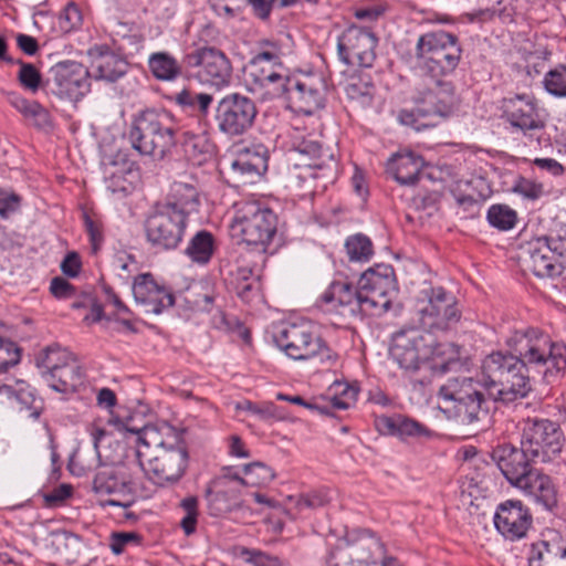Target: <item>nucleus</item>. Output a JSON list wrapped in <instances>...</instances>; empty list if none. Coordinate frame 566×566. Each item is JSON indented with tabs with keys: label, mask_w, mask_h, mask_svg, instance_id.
Instances as JSON below:
<instances>
[{
	"label": "nucleus",
	"mask_w": 566,
	"mask_h": 566,
	"mask_svg": "<svg viewBox=\"0 0 566 566\" xmlns=\"http://www.w3.org/2000/svg\"><path fill=\"white\" fill-rule=\"evenodd\" d=\"M205 497L208 512L213 517L226 516L243 506L240 489L234 485L229 475H220L211 480L206 486Z\"/></svg>",
	"instance_id": "nucleus-24"
},
{
	"label": "nucleus",
	"mask_w": 566,
	"mask_h": 566,
	"mask_svg": "<svg viewBox=\"0 0 566 566\" xmlns=\"http://www.w3.org/2000/svg\"><path fill=\"white\" fill-rule=\"evenodd\" d=\"M396 289L394 270L377 265L361 273L357 287L348 281H333L319 302L326 313L344 319H363L375 316L389 307V295Z\"/></svg>",
	"instance_id": "nucleus-2"
},
{
	"label": "nucleus",
	"mask_w": 566,
	"mask_h": 566,
	"mask_svg": "<svg viewBox=\"0 0 566 566\" xmlns=\"http://www.w3.org/2000/svg\"><path fill=\"white\" fill-rule=\"evenodd\" d=\"M486 220L491 227L500 231L513 229L517 222V213L507 205H492L486 212Z\"/></svg>",
	"instance_id": "nucleus-44"
},
{
	"label": "nucleus",
	"mask_w": 566,
	"mask_h": 566,
	"mask_svg": "<svg viewBox=\"0 0 566 566\" xmlns=\"http://www.w3.org/2000/svg\"><path fill=\"white\" fill-rule=\"evenodd\" d=\"M276 346L294 360L317 359L326 367H333L337 354L317 335L308 322L283 323L273 335Z\"/></svg>",
	"instance_id": "nucleus-8"
},
{
	"label": "nucleus",
	"mask_w": 566,
	"mask_h": 566,
	"mask_svg": "<svg viewBox=\"0 0 566 566\" xmlns=\"http://www.w3.org/2000/svg\"><path fill=\"white\" fill-rule=\"evenodd\" d=\"M375 426L379 433L397 437L403 442L429 441L437 437L424 423L401 413L379 416L375 419Z\"/></svg>",
	"instance_id": "nucleus-25"
},
{
	"label": "nucleus",
	"mask_w": 566,
	"mask_h": 566,
	"mask_svg": "<svg viewBox=\"0 0 566 566\" xmlns=\"http://www.w3.org/2000/svg\"><path fill=\"white\" fill-rule=\"evenodd\" d=\"M8 102L25 120L39 130H51L53 120L50 112L36 101H30L15 92L8 93Z\"/></svg>",
	"instance_id": "nucleus-35"
},
{
	"label": "nucleus",
	"mask_w": 566,
	"mask_h": 566,
	"mask_svg": "<svg viewBox=\"0 0 566 566\" xmlns=\"http://www.w3.org/2000/svg\"><path fill=\"white\" fill-rule=\"evenodd\" d=\"M412 99L413 103H419L433 120L444 118L452 112L455 103L454 85L444 78L424 76L422 87L417 90Z\"/></svg>",
	"instance_id": "nucleus-21"
},
{
	"label": "nucleus",
	"mask_w": 566,
	"mask_h": 566,
	"mask_svg": "<svg viewBox=\"0 0 566 566\" xmlns=\"http://www.w3.org/2000/svg\"><path fill=\"white\" fill-rule=\"evenodd\" d=\"M84 226L90 238L92 250L96 253L104 242L103 226L101 222L92 219L87 213H84Z\"/></svg>",
	"instance_id": "nucleus-58"
},
{
	"label": "nucleus",
	"mask_w": 566,
	"mask_h": 566,
	"mask_svg": "<svg viewBox=\"0 0 566 566\" xmlns=\"http://www.w3.org/2000/svg\"><path fill=\"white\" fill-rule=\"evenodd\" d=\"M515 489L532 497L547 511H552L557 505V490L552 479L537 468Z\"/></svg>",
	"instance_id": "nucleus-32"
},
{
	"label": "nucleus",
	"mask_w": 566,
	"mask_h": 566,
	"mask_svg": "<svg viewBox=\"0 0 566 566\" xmlns=\"http://www.w3.org/2000/svg\"><path fill=\"white\" fill-rule=\"evenodd\" d=\"M189 222L157 206L145 221L146 240L156 252L177 250Z\"/></svg>",
	"instance_id": "nucleus-14"
},
{
	"label": "nucleus",
	"mask_w": 566,
	"mask_h": 566,
	"mask_svg": "<svg viewBox=\"0 0 566 566\" xmlns=\"http://www.w3.org/2000/svg\"><path fill=\"white\" fill-rule=\"evenodd\" d=\"M140 436L142 447L136 450L139 465L159 486L177 483L185 475L189 459L184 431L160 422L145 428Z\"/></svg>",
	"instance_id": "nucleus-3"
},
{
	"label": "nucleus",
	"mask_w": 566,
	"mask_h": 566,
	"mask_svg": "<svg viewBox=\"0 0 566 566\" xmlns=\"http://www.w3.org/2000/svg\"><path fill=\"white\" fill-rule=\"evenodd\" d=\"M188 67H198L199 78L217 88L228 86L232 77V65L223 51L214 46H200L185 56Z\"/></svg>",
	"instance_id": "nucleus-16"
},
{
	"label": "nucleus",
	"mask_w": 566,
	"mask_h": 566,
	"mask_svg": "<svg viewBox=\"0 0 566 566\" xmlns=\"http://www.w3.org/2000/svg\"><path fill=\"white\" fill-rule=\"evenodd\" d=\"M514 191L527 199L534 200L542 196L543 188L531 180L520 178L514 186Z\"/></svg>",
	"instance_id": "nucleus-62"
},
{
	"label": "nucleus",
	"mask_w": 566,
	"mask_h": 566,
	"mask_svg": "<svg viewBox=\"0 0 566 566\" xmlns=\"http://www.w3.org/2000/svg\"><path fill=\"white\" fill-rule=\"evenodd\" d=\"M345 93L348 99L360 107H368L374 101L375 86L361 77H352L345 86Z\"/></svg>",
	"instance_id": "nucleus-43"
},
{
	"label": "nucleus",
	"mask_w": 566,
	"mask_h": 566,
	"mask_svg": "<svg viewBox=\"0 0 566 566\" xmlns=\"http://www.w3.org/2000/svg\"><path fill=\"white\" fill-rule=\"evenodd\" d=\"M290 150L297 157L289 167L287 182L290 187L302 191V196L313 193L317 181L325 188L336 180L338 161L335 154L331 148L324 147L314 134L298 128L292 129Z\"/></svg>",
	"instance_id": "nucleus-4"
},
{
	"label": "nucleus",
	"mask_w": 566,
	"mask_h": 566,
	"mask_svg": "<svg viewBox=\"0 0 566 566\" xmlns=\"http://www.w3.org/2000/svg\"><path fill=\"white\" fill-rule=\"evenodd\" d=\"M231 230L243 243L265 253L277 231V216L261 202H242L238 205Z\"/></svg>",
	"instance_id": "nucleus-10"
},
{
	"label": "nucleus",
	"mask_w": 566,
	"mask_h": 566,
	"mask_svg": "<svg viewBox=\"0 0 566 566\" xmlns=\"http://www.w3.org/2000/svg\"><path fill=\"white\" fill-rule=\"evenodd\" d=\"M237 410L247 411L262 421L279 418V408L273 402L254 403L252 401L244 400L237 403Z\"/></svg>",
	"instance_id": "nucleus-50"
},
{
	"label": "nucleus",
	"mask_w": 566,
	"mask_h": 566,
	"mask_svg": "<svg viewBox=\"0 0 566 566\" xmlns=\"http://www.w3.org/2000/svg\"><path fill=\"white\" fill-rule=\"evenodd\" d=\"M73 359V354L66 348H62L59 344H52L38 354L35 365L46 380Z\"/></svg>",
	"instance_id": "nucleus-37"
},
{
	"label": "nucleus",
	"mask_w": 566,
	"mask_h": 566,
	"mask_svg": "<svg viewBox=\"0 0 566 566\" xmlns=\"http://www.w3.org/2000/svg\"><path fill=\"white\" fill-rule=\"evenodd\" d=\"M461 318L455 297L441 286H424L415 297L411 319L432 336L452 329Z\"/></svg>",
	"instance_id": "nucleus-7"
},
{
	"label": "nucleus",
	"mask_w": 566,
	"mask_h": 566,
	"mask_svg": "<svg viewBox=\"0 0 566 566\" xmlns=\"http://www.w3.org/2000/svg\"><path fill=\"white\" fill-rule=\"evenodd\" d=\"M415 54L424 76L444 78L458 67L462 48L457 35L438 30L419 36Z\"/></svg>",
	"instance_id": "nucleus-9"
},
{
	"label": "nucleus",
	"mask_w": 566,
	"mask_h": 566,
	"mask_svg": "<svg viewBox=\"0 0 566 566\" xmlns=\"http://www.w3.org/2000/svg\"><path fill=\"white\" fill-rule=\"evenodd\" d=\"M377 42L376 35L369 30L349 27L337 41L339 59L346 65L371 67L376 59Z\"/></svg>",
	"instance_id": "nucleus-17"
},
{
	"label": "nucleus",
	"mask_w": 566,
	"mask_h": 566,
	"mask_svg": "<svg viewBox=\"0 0 566 566\" xmlns=\"http://www.w3.org/2000/svg\"><path fill=\"white\" fill-rule=\"evenodd\" d=\"M179 507L184 511L185 516L180 521V527L186 536L196 533L199 517V500L195 495L184 497Z\"/></svg>",
	"instance_id": "nucleus-46"
},
{
	"label": "nucleus",
	"mask_w": 566,
	"mask_h": 566,
	"mask_svg": "<svg viewBox=\"0 0 566 566\" xmlns=\"http://www.w3.org/2000/svg\"><path fill=\"white\" fill-rule=\"evenodd\" d=\"M129 543L140 544V536L135 532H115L111 535L109 547L112 552L119 555Z\"/></svg>",
	"instance_id": "nucleus-59"
},
{
	"label": "nucleus",
	"mask_w": 566,
	"mask_h": 566,
	"mask_svg": "<svg viewBox=\"0 0 566 566\" xmlns=\"http://www.w3.org/2000/svg\"><path fill=\"white\" fill-rule=\"evenodd\" d=\"M496 531L509 541H518L526 536L532 525V515L518 500H506L499 504L494 517Z\"/></svg>",
	"instance_id": "nucleus-22"
},
{
	"label": "nucleus",
	"mask_w": 566,
	"mask_h": 566,
	"mask_svg": "<svg viewBox=\"0 0 566 566\" xmlns=\"http://www.w3.org/2000/svg\"><path fill=\"white\" fill-rule=\"evenodd\" d=\"M564 241L559 238L539 237L526 243L523 258L526 268L539 279H556L564 266L559 258L564 255Z\"/></svg>",
	"instance_id": "nucleus-15"
},
{
	"label": "nucleus",
	"mask_w": 566,
	"mask_h": 566,
	"mask_svg": "<svg viewBox=\"0 0 566 566\" xmlns=\"http://www.w3.org/2000/svg\"><path fill=\"white\" fill-rule=\"evenodd\" d=\"M50 291L57 298H70L75 294L74 286L61 276L52 279Z\"/></svg>",
	"instance_id": "nucleus-63"
},
{
	"label": "nucleus",
	"mask_w": 566,
	"mask_h": 566,
	"mask_svg": "<svg viewBox=\"0 0 566 566\" xmlns=\"http://www.w3.org/2000/svg\"><path fill=\"white\" fill-rule=\"evenodd\" d=\"M491 457L513 488L521 485L536 469L534 463L537 460L522 444L520 447L511 443L499 444L492 450Z\"/></svg>",
	"instance_id": "nucleus-20"
},
{
	"label": "nucleus",
	"mask_w": 566,
	"mask_h": 566,
	"mask_svg": "<svg viewBox=\"0 0 566 566\" xmlns=\"http://www.w3.org/2000/svg\"><path fill=\"white\" fill-rule=\"evenodd\" d=\"M49 386L62 394L75 392L84 382V371L75 358L46 379Z\"/></svg>",
	"instance_id": "nucleus-39"
},
{
	"label": "nucleus",
	"mask_w": 566,
	"mask_h": 566,
	"mask_svg": "<svg viewBox=\"0 0 566 566\" xmlns=\"http://www.w3.org/2000/svg\"><path fill=\"white\" fill-rule=\"evenodd\" d=\"M158 207L190 222L199 212V191L192 182L175 181L165 201Z\"/></svg>",
	"instance_id": "nucleus-28"
},
{
	"label": "nucleus",
	"mask_w": 566,
	"mask_h": 566,
	"mask_svg": "<svg viewBox=\"0 0 566 566\" xmlns=\"http://www.w3.org/2000/svg\"><path fill=\"white\" fill-rule=\"evenodd\" d=\"M564 433L558 423L543 418H527L522 422L521 444L538 462H549L564 446Z\"/></svg>",
	"instance_id": "nucleus-12"
},
{
	"label": "nucleus",
	"mask_w": 566,
	"mask_h": 566,
	"mask_svg": "<svg viewBox=\"0 0 566 566\" xmlns=\"http://www.w3.org/2000/svg\"><path fill=\"white\" fill-rule=\"evenodd\" d=\"M397 120L403 125L413 128L417 132L430 128L437 125L438 120H433L426 109L419 103H413L410 108H401L398 111Z\"/></svg>",
	"instance_id": "nucleus-42"
},
{
	"label": "nucleus",
	"mask_w": 566,
	"mask_h": 566,
	"mask_svg": "<svg viewBox=\"0 0 566 566\" xmlns=\"http://www.w3.org/2000/svg\"><path fill=\"white\" fill-rule=\"evenodd\" d=\"M129 140L135 150L163 159L176 145V130L165 109H145L133 122Z\"/></svg>",
	"instance_id": "nucleus-6"
},
{
	"label": "nucleus",
	"mask_w": 566,
	"mask_h": 566,
	"mask_svg": "<svg viewBox=\"0 0 566 566\" xmlns=\"http://www.w3.org/2000/svg\"><path fill=\"white\" fill-rule=\"evenodd\" d=\"M503 117L512 127L526 133L544 128L535 98L528 94H516L502 101Z\"/></svg>",
	"instance_id": "nucleus-23"
},
{
	"label": "nucleus",
	"mask_w": 566,
	"mask_h": 566,
	"mask_svg": "<svg viewBox=\"0 0 566 566\" xmlns=\"http://www.w3.org/2000/svg\"><path fill=\"white\" fill-rule=\"evenodd\" d=\"M429 348L430 356L427 360L434 374L443 375L449 371H459L467 365L462 356V348L453 343H438L433 337V344Z\"/></svg>",
	"instance_id": "nucleus-33"
},
{
	"label": "nucleus",
	"mask_w": 566,
	"mask_h": 566,
	"mask_svg": "<svg viewBox=\"0 0 566 566\" xmlns=\"http://www.w3.org/2000/svg\"><path fill=\"white\" fill-rule=\"evenodd\" d=\"M243 559L252 566H286L279 557L266 552L243 547L241 551Z\"/></svg>",
	"instance_id": "nucleus-52"
},
{
	"label": "nucleus",
	"mask_w": 566,
	"mask_h": 566,
	"mask_svg": "<svg viewBox=\"0 0 566 566\" xmlns=\"http://www.w3.org/2000/svg\"><path fill=\"white\" fill-rule=\"evenodd\" d=\"M216 249L214 235L210 231L202 229L190 238L184 253L191 262L206 265L211 261Z\"/></svg>",
	"instance_id": "nucleus-38"
},
{
	"label": "nucleus",
	"mask_w": 566,
	"mask_h": 566,
	"mask_svg": "<svg viewBox=\"0 0 566 566\" xmlns=\"http://www.w3.org/2000/svg\"><path fill=\"white\" fill-rule=\"evenodd\" d=\"M231 168L234 174H238L241 177L253 178L260 177L264 172L260 169H256L254 165L248 161L244 156H237V158L232 161Z\"/></svg>",
	"instance_id": "nucleus-60"
},
{
	"label": "nucleus",
	"mask_w": 566,
	"mask_h": 566,
	"mask_svg": "<svg viewBox=\"0 0 566 566\" xmlns=\"http://www.w3.org/2000/svg\"><path fill=\"white\" fill-rule=\"evenodd\" d=\"M133 295L137 303L146 307L147 313L160 314L175 305L172 292L158 285L150 273H143L135 277Z\"/></svg>",
	"instance_id": "nucleus-26"
},
{
	"label": "nucleus",
	"mask_w": 566,
	"mask_h": 566,
	"mask_svg": "<svg viewBox=\"0 0 566 566\" xmlns=\"http://www.w3.org/2000/svg\"><path fill=\"white\" fill-rule=\"evenodd\" d=\"M433 336L430 333L411 327L397 332L392 338L390 357L405 371L413 373L430 356Z\"/></svg>",
	"instance_id": "nucleus-13"
},
{
	"label": "nucleus",
	"mask_w": 566,
	"mask_h": 566,
	"mask_svg": "<svg viewBox=\"0 0 566 566\" xmlns=\"http://www.w3.org/2000/svg\"><path fill=\"white\" fill-rule=\"evenodd\" d=\"M13 64H18L20 70L17 78L19 84L31 93H36L41 86L42 75L40 71L32 64L22 60H14Z\"/></svg>",
	"instance_id": "nucleus-48"
},
{
	"label": "nucleus",
	"mask_w": 566,
	"mask_h": 566,
	"mask_svg": "<svg viewBox=\"0 0 566 566\" xmlns=\"http://www.w3.org/2000/svg\"><path fill=\"white\" fill-rule=\"evenodd\" d=\"M345 249L349 260L354 262H368L374 254L373 242L361 233L348 237Z\"/></svg>",
	"instance_id": "nucleus-45"
},
{
	"label": "nucleus",
	"mask_w": 566,
	"mask_h": 566,
	"mask_svg": "<svg viewBox=\"0 0 566 566\" xmlns=\"http://www.w3.org/2000/svg\"><path fill=\"white\" fill-rule=\"evenodd\" d=\"M82 24V13L76 4L69 3L60 15V28L64 32H71Z\"/></svg>",
	"instance_id": "nucleus-57"
},
{
	"label": "nucleus",
	"mask_w": 566,
	"mask_h": 566,
	"mask_svg": "<svg viewBox=\"0 0 566 566\" xmlns=\"http://www.w3.org/2000/svg\"><path fill=\"white\" fill-rule=\"evenodd\" d=\"M283 63L280 48L271 42H265L263 49L253 54L248 64Z\"/></svg>",
	"instance_id": "nucleus-55"
},
{
	"label": "nucleus",
	"mask_w": 566,
	"mask_h": 566,
	"mask_svg": "<svg viewBox=\"0 0 566 566\" xmlns=\"http://www.w3.org/2000/svg\"><path fill=\"white\" fill-rule=\"evenodd\" d=\"M20 348L17 344L0 337V374L15 366L20 361Z\"/></svg>",
	"instance_id": "nucleus-53"
},
{
	"label": "nucleus",
	"mask_w": 566,
	"mask_h": 566,
	"mask_svg": "<svg viewBox=\"0 0 566 566\" xmlns=\"http://www.w3.org/2000/svg\"><path fill=\"white\" fill-rule=\"evenodd\" d=\"M245 74L248 90L264 99L282 98L291 78L283 63L247 64Z\"/></svg>",
	"instance_id": "nucleus-18"
},
{
	"label": "nucleus",
	"mask_w": 566,
	"mask_h": 566,
	"mask_svg": "<svg viewBox=\"0 0 566 566\" xmlns=\"http://www.w3.org/2000/svg\"><path fill=\"white\" fill-rule=\"evenodd\" d=\"M482 381L472 377H451L439 389V396L444 402L442 412L460 426H473L488 417V400L483 392Z\"/></svg>",
	"instance_id": "nucleus-5"
},
{
	"label": "nucleus",
	"mask_w": 566,
	"mask_h": 566,
	"mask_svg": "<svg viewBox=\"0 0 566 566\" xmlns=\"http://www.w3.org/2000/svg\"><path fill=\"white\" fill-rule=\"evenodd\" d=\"M256 116L255 102L239 92L222 96L214 109L218 132L231 139L245 135L253 127Z\"/></svg>",
	"instance_id": "nucleus-11"
},
{
	"label": "nucleus",
	"mask_w": 566,
	"mask_h": 566,
	"mask_svg": "<svg viewBox=\"0 0 566 566\" xmlns=\"http://www.w3.org/2000/svg\"><path fill=\"white\" fill-rule=\"evenodd\" d=\"M93 491L97 495H117L124 497L132 494V481L123 465H103L93 479Z\"/></svg>",
	"instance_id": "nucleus-31"
},
{
	"label": "nucleus",
	"mask_w": 566,
	"mask_h": 566,
	"mask_svg": "<svg viewBox=\"0 0 566 566\" xmlns=\"http://www.w3.org/2000/svg\"><path fill=\"white\" fill-rule=\"evenodd\" d=\"M239 156L252 163L256 169L265 172L268 170L269 151L263 144H253L244 149L240 150Z\"/></svg>",
	"instance_id": "nucleus-54"
},
{
	"label": "nucleus",
	"mask_w": 566,
	"mask_h": 566,
	"mask_svg": "<svg viewBox=\"0 0 566 566\" xmlns=\"http://www.w3.org/2000/svg\"><path fill=\"white\" fill-rule=\"evenodd\" d=\"M553 557H556V554L552 553L548 542L541 541L534 543L528 557V566L549 565Z\"/></svg>",
	"instance_id": "nucleus-56"
},
{
	"label": "nucleus",
	"mask_w": 566,
	"mask_h": 566,
	"mask_svg": "<svg viewBox=\"0 0 566 566\" xmlns=\"http://www.w3.org/2000/svg\"><path fill=\"white\" fill-rule=\"evenodd\" d=\"M512 352H492L482 360L485 389L504 402L524 398L531 382H551L566 369V346L537 327L514 331L506 339Z\"/></svg>",
	"instance_id": "nucleus-1"
},
{
	"label": "nucleus",
	"mask_w": 566,
	"mask_h": 566,
	"mask_svg": "<svg viewBox=\"0 0 566 566\" xmlns=\"http://www.w3.org/2000/svg\"><path fill=\"white\" fill-rule=\"evenodd\" d=\"M73 493V488L70 484H60L54 488L51 492L44 494V501L46 506H56L62 504Z\"/></svg>",
	"instance_id": "nucleus-61"
},
{
	"label": "nucleus",
	"mask_w": 566,
	"mask_h": 566,
	"mask_svg": "<svg viewBox=\"0 0 566 566\" xmlns=\"http://www.w3.org/2000/svg\"><path fill=\"white\" fill-rule=\"evenodd\" d=\"M543 84L551 95L566 97V64H558L549 70L543 78Z\"/></svg>",
	"instance_id": "nucleus-47"
},
{
	"label": "nucleus",
	"mask_w": 566,
	"mask_h": 566,
	"mask_svg": "<svg viewBox=\"0 0 566 566\" xmlns=\"http://www.w3.org/2000/svg\"><path fill=\"white\" fill-rule=\"evenodd\" d=\"M185 156L193 165H201L210 155V144L203 135L186 132L181 142Z\"/></svg>",
	"instance_id": "nucleus-41"
},
{
	"label": "nucleus",
	"mask_w": 566,
	"mask_h": 566,
	"mask_svg": "<svg viewBox=\"0 0 566 566\" xmlns=\"http://www.w3.org/2000/svg\"><path fill=\"white\" fill-rule=\"evenodd\" d=\"M242 472L247 476V485H265L275 478L273 469L262 462L244 464Z\"/></svg>",
	"instance_id": "nucleus-49"
},
{
	"label": "nucleus",
	"mask_w": 566,
	"mask_h": 566,
	"mask_svg": "<svg viewBox=\"0 0 566 566\" xmlns=\"http://www.w3.org/2000/svg\"><path fill=\"white\" fill-rule=\"evenodd\" d=\"M81 266V259L76 252H69L61 262V271L70 277H76Z\"/></svg>",
	"instance_id": "nucleus-64"
},
{
	"label": "nucleus",
	"mask_w": 566,
	"mask_h": 566,
	"mask_svg": "<svg viewBox=\"0 0 566 566\" xmlns=\"http://www.w3.org/2000/svg\"><path fill=\"white\" fill-rule=\"evenodd\" d=\"M297 112L313 115L324 107L325 97L313 78L303 80L291 77L286 93L282 95Z\"/></svg>",
	"instance_id": "nucleus-27"
},
{
	"label": "nucleus",
	"mask_w": 566,
	"mask_h": 566,
	"mask_svg": "<svg viewBox=\"0 0 566 566\" xmlns=\"http://www.w3.org/2000/svg\"><path fill=\"white\" fill-rule=\"evenodd\" d=\"M87 74L81 63L63 61L51 67L48 85L60 99L78 101L88 91Z\"/></svg>",
	"instance_id": "nucleus-19"
},
{
	"label": "nucleus",
	"mask_w": 566,
	"mask_h": 566,
	"mask_svg": "<svg viewBox=\"0 0 566 566\" xmlns=\"http://www.w3.org/2000/svg\"><path fill=\"white\" fill-rule=\"evenodd\" d=\"M171 101L182 111L206 118L213 103L212 94L184 88L177 92Z\"/></svg>",
	"instance_id": "nucleus-36"
},
{
	"label": "nucleus",
	"mask_w": 566,
	"mask_h": 566,
	"mask_svg": "<svg viewBox=\"0 0 566 566\" xmlns=\"http://www.w3.org/2000/svg\"><path fill=\"white\" fill-rule=\"evenodd\" d=\"M148 69L151 75L164 82H172L181 75V66L168 52H154L148 57Z\"/></svg>",
	"instance_id": "nucleus-40"
},
{
	"label": "nucleus",
	"mask_w": 566,
	"mask_h": 566,
	"mask_svg": "<svg viewBox=\"0 0 566 566\" xmlns=\"http://www.w3.org/2000/svg\"><path fill=\"white\" fill-rule=\"evenodd\" d=\"M331 501L328 491L325 489L313 490L307 493L300 494L295 497V507L300 511L304 509L316 510L324 507Z\"/></svg>",
	"instance_id": "nucleus-51"
},
{
	"label": "nucleus",
	"mask_w": 566,
	"mask_h": 566,
	"mask_svg": "<svg viewBox=\"0 0 566 566\" xmlns=\"http://www.w3.org/2000/svg\"><path fill=\"white\" fill-rule=\"evenodd\" d=\"M424 160L412 151L398 153L387 164V172L402 186L415 185L421 175Z\"/></svg>",
	"instance_id": "nucleus-34"
},
{
	"label": "nucleus",
	"mask_w": 566,
	"mask_h": 566,
	"mask_svg": "<svg viewBox=\"0 0 566 566\" xmlns=\"http://www.w3.org/2000/svg\"><path fill=\"white\" fill-rule=\"evenodd\" d=\"M333 396L328 403L322 405L318 402H310L304 400L301 396H289L285 394H277L276 399L289 401L294 405L303 406L310 410L317 411L321 415H331V409L347 410L355 406L358 398V389L347 384L335 382L333 385Z\"/></svg>",
	"instance_id": "nucleus-29"
},
{
	"label": "nucleus",
	"mask_w": 566,
	"mask_h": 566,
	"mask_svg": "<svg viewBox=\"0 0 566 566\" xmlns=\"http://www.w3.org/2000/svg\"><path fill=\"white\" fill-rule=\"evenodd\" d=\"M93 57L92 72L98 80L107 82H116L123 77L128 71V62L119 54L115 53L108 45H95L90 50Z\"/></svg>",
	"instance_id": "nucleus-30"
}]
</instances>
